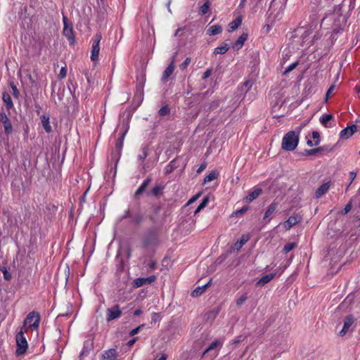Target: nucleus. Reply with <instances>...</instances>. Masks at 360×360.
Wrapping results in <instances>:
<instances>
[{
  "label": "nucleus",
  "mask_w": 360,
  "mask_h": 360,
  "mask_svg": "<svg viewBox=\"0 0 360 360\" xmlns=\"http://www.w3.org/2000/svg\"><path fill=\"white\" fill-rule=\"evenodd\" d=\"M299 143V134L294 131H288L283 138L281 147L286 151L294 150Z\"/></svg>",
  "instance_id": "f257e3e1"
},
{
  "label": "nucleus",
  "mask_w": 360,
  "mask_h": 360,
  "mask_svg": "<svg viewBox=\"0 0 360 360\" xmlns=\"http://www.w3.org/2000/svg\"><path fill=\"white\" fill-rule=\"evenodd\" d=\"M40 323V315L37 311H31L30 312L23 323V330L25 329L27 330L28 328H32L33 330H37L39 326Z\"/></svg>",
  "instance_id": "f03ea898"
},
{
  "label": "nucleus",
  "mask_w": 360,
  "mask_h": 360,
  "mask_svg": "<svg viewBox=\"0 0 360 360\" xmlns=\"http://www.w3.org/2000/svg\"><path fill=\"white\" fill-rule=\"evenodd\" d=\"M25 332H27V329L23 330V327H21L20 330L15 335L17 345L15 353L18 356L24 354L28 347L27 340L24 335Z\"/></svg>",
  "instance_id": "7ed1b4c3"
},
{
  "label": "nucleus",
  "mask_w": 360,
  "mask_h": 360,
  "mask_svg": "<svg viewBox=\"0 0 360 360\" xmlns=\"http://www.w3.org/2000/svg\"><path fill=\"white\" fill-rule=\"evenodd\" d=\"M158 244V234L155 228L149 229L143 239V245L145 248Z\"/></svg>",
  "instance_id": "20e7f679"
},
{
  "label": "nucleus",
  "mask_w": 360,
  "mask_h": 360,
  "mask_svg": "<svg viewBox=\"0 0 360 360\" xmlns=\"http://www.w3.org/2000/svg\"><path fill=\"white\" fill-rule=\"evenodd\" d=\"M63 35L68 39L70 44H74L75 43V35L73 32V27L71 23L68 22V20L66 17H63Z\"/></svg>",
  "instance_id": "39448f33"
},
{
  "label": "nucleus",
  "mask_w": 360,
  "mask_h": 360,
  "mask_svg": "<svg viewBox=\"0 0 360 360\" xmlns=\"http://www.w3.org/2000/svg\"><path fill=\"white\" fill-rule=\"evenodd\" d=\"M101 39V35L96 34L92 43L91 51V60L94 62L97 61L98 59V55L100 51V41Z\"/></svg>",
  "instance_id": "423d86ee"
},
{
  "label": "nucleus",
  "mask_w": 360,
  "mask_h": 360,
  "mask_svg": "<svg viewBox=\"0 0 360 360\" xmlns=\"http://www.w3.org/2000/svg\"><path fill=\"white\" fill-rule=\"evenodd\" d=\"M0 122L3 124L6 135L9 136L13 132V125L4 110L0 112Z\"/></svg>",
  "instance_id": "0eeeda50"
},
{
  "label": "nucleus",
  "mask_w": 360,
  "mask_h": 360,
  "mask_svg": "<svg viewBox=\"0 0 360 360\" xmlns=\"http://www.w3.org/2000/svg\"><path fill=\"white\" fill-rule=\"evenodd\" d=\"M122 315V311L118 304H115L106 310V321L110 322L114 319H118Z\"/></svg>",
  "instance_id": "6e6552de"
},
{
  "label": "nucleus",
  "mask_w": 360,
  "mask_h": 360,
  "mask_svg": "<svg viewBox=\"0 0 360 360\" xmlns=\"http://www.w3.org/2000/svg\"><path fill=\"white\" fill-rule=\"evenodd\" d=\"M354 323V317L353 315L349 314L345 316L344 319V324L342 329L339 332L340 336H344L346 335L347 332H349L350 330H352V326H353Z\"/></svg>",
  "instance_id": "1a4fd4ad"
},
{
  "label": "nucleus",
  "mask_w": 360,
  "mask_h": 360,
  "mask_svg": "<svg viewBox=\"0 0 360 360\" xmlns=\"http://www.w3.org/2000/svg\"><path fill=\"white\" fill-rule=\"evenodd\" d=\"M128 125H126L123 127L121 133H120V136L118 137L116 143H115V149L117 150V154H118V156L120 155V153H121V150L122 149V147H123V143H124V138H125V136H126V134L127 133L128 131Z\"/></svg>",
  "instance_id": "9d476101"
},
{
  "label": "nucleus",
  "mask_w": 360,
  "mask_h": 360,
  "mask_svg": "<svg viewBox=\"0 0 360 360\" xmlns=\"http://www.w3.org/2000/svg\"><path fill=\"white\" fill-rule=\"evenodd\" d=\"M156 280V276L153 275L147 278H137L134 280L133 286L134 288H139L146 284H150Z\"/></svg>",
  "instance_id": "9b49d317"
},
{
  "label": "nucleus",
  "mask_w": 360,
  "mask_h": 360,
  "mask_svg": "<svg viewBox=\"0 0 360 360\" xmlns=\"http://www.w3.org/2000/svg\"><path fill=\"white\" fill-rule=\"evenodd\" d=\"M301 219L302 217L299 214H295L284 221L283 226L286 230H290L293 226L298 224Z\"/></svg>",
  "instance_id": "f8f14e48"
},
{
  "label": "nucleus",
  "mask_w": 360,
  "mask_h": 360,
  "mask_svg": "<svg viewBox=\"0 0 360 360\" xmlns=\"http://www.w3.org/2000/svg\"><path fill=\"white\" fill-rule=\"evenodd\" d=\"M356 129L357 127L355 124L347 127L340 131V137L342 139H347L354 134V132L356 131Z\"/></svg>",
  "instance_id": "ddd939ff"
},
{
  "label": "nucleus",
  "mask_w": 360,
  "mask_h": 360,
  "mask_svg": "<svg viewBox=\"0 0 360 360\" xmlns=\"http://www.w3.org/2000/svg\"><path fill=\"white\" fill-rule=\"evenodd\" d=\"M151 181V177L148 176L135 192L134 197L138 198L140 195L145 193Z\"/></svg>",
  "instance_id": "4468645a"
},
{
  "label": "nucleus",
  "mask_w": 360,
  "mask_h": 360,
  "mask_svg": "<svg viewBox=\"0 0 360 360\" xmlns=\"http://www.w3.org/2000/svg\"><path fill=\"white\" fill-rule=\"evenodd\" d=\"M278 207V203L275 201L271 202L267 207L264 216V220L265 221V223L267 224L270 221V216L276 211V208Z\"/></svg>",
  "instance_id": "2eb2a0df"
},
{
  "label": "nucleus",
  "mask_w": 360,
  "mask_h": 360,
  "mask_svg": "<svg viewBox=\"0 0 360 360\" xmlns=\"http://www.w3.org/2000/svg\"><path fill=\"white\" fill-rule=\"evenodd\" d=\"M330 187V181H328L326 183L323 184L321 186H319L316 192H315V197L316 198H320L322 197L324 194H326L328 191L329 190Z\"/></svg>",
  "instance_id": "dca6fc26"
},
{
  "label": "nucleus",
  "mask_w": 360,
  "mask_h": 360,
  "mask_svg": "<svg viewBox=\"0 0 360 360\" xmlns=\"http://www.w3.org/2000/svg\"><path fill=\"white\" fill-rule=\"evenodd\" d=\"M174 70V61L172 60L171 63L168 65V67L165 70L162 76V81L163 82H167L168 81L169 77L173 73Z\"/></svg>",
  "instance_id": "f3484780"
},
{
  "label": "nucleus",
  "mask_w": 360,
  "mask_h": 360,
  "mask_svg": "<svg viewBox=\"0 0 360 360\" xmlns=\"http://www.w3.org/2000/svg\"><path fill=\"white\" fill-rule=\"evenodd\" d=\"M276 276V273H272L269 274H266L263 276L256 283V286H264L269 282H270Z\"/></svg>",
  "instance_id": "a211bd4d"
},
{
  "label": "nucleus",
  "mask_w": 360,
  "mask_h": 360,
  "mask_svg": "<svg viewBox=\"0 0 360 360\" xmlns=\"http://www.w3.org/2000/svg\"><path fill=\"white\" fill-rule=\"evenodd\" d=\"M248 34L247 33H243L235 42L233 49L236 50L240 49L243 47L245 41L248 39Z\"/></svg>",
  "instance_id": "6ab92c4d"
},
{
  "label": "nucleus",
  "mask_w": 360,
  "mask_h": 360,
  "mask_svg": "<svg viewBox=\"0 0 360 360\" xmlns=\"http://www.w3.org/2000/svg\"><path fill=\"white\" fill-rule=\"evenodd\" d=\"M117 352L115 349H110L103 354V358L105 360H117Z\"/></svg>",
  "instance_id": "aec40b11"
},
{
  "label": "nucleus",
  "mask_w": 360,
  "mask_h": 360,
  "mask_svg": "<svg viewBox=\"0 0 360 360\" xmlns=\"http://www.w3.org/2000/svg\"><path fill=\"white\" fill-rule=\"evenodd\" d=\"M210 283L211 280L206 284L202 286H198L196 288H195L191 292L192 297H197L198 296H200L205 292V289L210 285Z\"/></svg>",
  "instance_id": "412c9836"
},
{
  "label": "nucleus",
  "mask_w": 360,
  "mask_h": 360,
  "mask_svg": "<svg viewBox=\"0 0 360 360\" xmlns=\"http://www.w3.org/2000/svg\"><path fill=\"white\" fill-rule=\"evenodd\" d=\"M242 23V17L238 16L229 24V32H233L238 29Z\"/></svg>",
  "instance_id": "4be33fe9"
},
{
  "label": "nucleus",
  "mask_w": 360,
  "mask_h": 360,
  "mask_svg": "<svg viewBox=\"0 0 360 360\" xmlns=\"http://www.w3.org/2000/svg\"><path fill=\"white\" fill-rule=\"evenodd\" d=\"M2 99L6 104V108L8 110L12 109L13 108V103L11 99L10 94L6 91L2 94Z\"/></svg>",
  "instance_id": "5701e85b"
},
{
  "label": "nucleus",
  "mask_w": 360,
  "mask_h": 360,
  "mask_svg": "<svg viewBox=\"0 0 360 360\" xmlns=\"http://www.w3.org/2000/svg\"><path fill=\"white\" fill-rule=\"evenodd\" d=\"M131 222L134 224H140L144 220L143 215L140 212H136L131 214Z\"/></svg>",
  "instance_id": "b1692460"
},
{
  "label": "nucleus",
  "mask_w": 360,
  "mask_h": 360,
  "mask_svg": "<svg viewBox=\"0 0 360 360\" xmlns=\"http://www.w3.org/2000/svg\"><path fill=\"white\" fill-rule=\"evenodd\" d=\"M41 120L42 126H43L44 130L46 131V132H47V133L51 132L52 128H51V126L49 122V117L46 116L45 115H43L41 117Z\"/></svg>",
  "instance_id": "393cba45"
},
{
  "label": "nucleus",
  "mask_w": 360,
  "mask_h": 360,
  "mask_svg": "<svg viewBox=\"0 0 360 360\" xmlns=\"http://www.w3.org/2000/svg\"><path fill=\"white\" fill-rule=\"evenodd\" d=\"M262 193V190L260 188H255L253 191L249 193V195L246 197V200L248 202H252L256 198H257Z\"/></svg>",
  "instance_id": "a878e982"
},
{
  "label": "nucleus",
  "mask_w": 360,
  "mask_h": 360,
  "mask_svg": "<svg viewBox=\"0 0 360 360\" xmlns=\"http://www.w3.org/2000/svg\"><path fill=\"white\" fill-rule=\"evenodd\" d=\"M229 49V46L226 43H222L220 46L214 49V54H224Z\"/></svg>",
  "instance_id": "bb28decb"
},
{
  "label": "nucleus",
  "mask_w": 360,
  "mask_h": 360,
  "mask_svg": "<svg viewBox=\"0 0 360 360\" xmlns=\"http://www.w3.org/2000/svg\"><path fill=\"white\" fill-rule=\"evenodd\" d=\"M221 32H222V27L219 25H212L207 30L208 34L210 36L218 34L221 33Z\"/></svg>",
  "instance_id": "cd10ccee"
},
{
  "label": "nucleus",
  "mask_w": 360,
  "mask_h": 360,
  "mask_svg": "<svg viewBox=\"0 0 360 360\" xmlns=\"http://www.w3.org/2000/svg\"><path fill=\"white\" fill-rule=\"evenodd\" d=\"M333 116L331 114H324L320 118V122L325 127H329L328 122L333 119Z\"/></svg>",
  "instance_id": "c85d7f7f"
},
{
  "label": "nucleus",
  "mask_w": 360,
  "mask_h": 360,
  "mask_svg": "<svg viewBox=\"0 0 360 360\" xmlns=\"http://www.w3.org/2000/svg\"><path fill=\"white\" fill-rule=\"evenodd\" d=\"M210 5H211V4H210V2L209 1H207L206 2H205L200 7L199 14L201 15H204L206 13H207L208 11H210Z\"/></svg>",
  "instance_id": "c756f323"
},
{
  "label": "nucleus",
  "mask_w": 360,
  "mask_h": 360,
  "mask_svg": "<svg viewBox=\"0 0 360 360\" xmlns=\"http://www.w3.org/2000/svg\"><path fill=\"white\" fill-rule=\"evenodd\" d=\"M219 173L217 171L214 170L211 172L208 175H207L204 179V184H207L210 182L218 177Z\"/></svg>",
  "instance_id": "7c9ffc66"
},
{
  "label": "nucleus",
  "mask_w": 360,
  "mask_h": 360,
  "mask_svg": "<svg viewBox=\"0 0 360 360\" xmlns=\"http://www.w3.org/2000/svg\"><path fill=\"white\" fill-rule=\"evenodd\" d=\"M163 190V186L160 185H157L155 187L152 188L150 193H148V195H151L153 196H159Z\"/></svg>",
  "instance_id": "2f4dec72"
},
{
  "label": "nucleus",
  "mask_w": 360,
  "mask_h": 360,
  "mask_svg": "<svg viewBox=\"0 0 360 360\" xmlns=\"http://www.w3.org/2000/svg\"><path fill=\"white\" fill-rule=\"evenodd\" d=\"M326 150H327V148L325 146H321V147H318V148H313V149L306 150L305 153L307 155H313L316 154V153L325 151Z\"/></svg>",
  "instance_id": "473e14b6"
},
{
  "label": "nucleus",
  "mask_w": 360,
  "mask_h": 360,
  "mask_svg": "<svg viewBox=\"0 0 360 360\" xmlns=\"http://www.w3.org/2000/svg\"><path fill=\"white\" fill-rule=\"evenodd\" d=\"M248 237L242 236L240 239L235 243L236 248L238 250L241 248L248 242Z\"/></svg>",
  "instance_id": "72a5a7b5"
},
{
  "label": "nucleus",
  "mask_w": 360,
  "mask_h": 360,
  "mask_svg": "<svg viewBox=\"0 0 360 360\" xmlns=\"http://www.w3.org/2000/svg\"><path fill=\"white\" fill-rule=\"evenodd\" d=\"M221 345H222V344H221V343L220 342V341H219V340H216L213 341V342L210 344V346H209V347H208L205 350V352H204V354H205V353H207L208 352H210V351H211V350H212V349H214L217 348L218 346H221Z\"/></svg>",
  "instance_id": "f704fd0d"
},
{
  "label": "nucleus",
  "mask_w": 360,
  "mask_h": 360,
  "mask_svg": "<svg viewBox=\"0 0 360 360\" xmlns=\"http://www.w3.org/2000/svg\"><path fill=\"white\" fill-rule=\"evenodd\" d=\"M176 160H172L165 169L166 174L172 173L177 167L175 165Z\"/></svg>",
  "instance_id": "c9c22d12"
},
{
  "label": "nucleus",
  "mask_w": 360,
  "mask_h": 360,
  "mask_svg": "<svg viewBox=\"0 0 360 360\" xmlns=\"http://www.w3.org/2000/svg\"><path fill=\"white\" fill-rule=\"evenodd\" d=\"M148 146H145L142 148L141 154L138 155V160L143 162L148 156Z\"/></svg>",
  "instance_id": "e433bc0d"
},
{
  "label": "nucleus",
  "mask_w": 360,
  "mask_h": 360,
  "mask_svg": "<svg viewBox=\"0 0 360 360\" xmlns=\"http://www.w3.org/2000/svg\"><path fill=\"white\" fill-rule=\"evenodd\" d=\"M297 246L295 243H288L285 244L283 247V252L285 253H288L294 249Z\"/></svg>",
  "instance_id": "4c0bfd02"
},
{
  "label": "nucleus",
  "mask_w": 360,
  "mask_h": 360,
  "mask_svg": "<svg viewBox=\"0 0 360 360\" xmlns=\"http://www.w3.org/2000/svg\"><path fill=\"white\" fill-rule=\"evenodd\" d=\"M170 112V109L168 107L167 105H164L163 107H162L159 111H158V114L160 115V116H165V115H169Z\"/></svg>",
  "instance_id": "58836bf2"
},
{
  "label": "nucleus",
  "mask_w": 360,
  "mask_h": 360,
  "mask_svg": "<svg viewBox=\"0 0 360 360\" xmlns=\"http://www.w3.org/2000/svg\"><path fill=\"white\" fill-rule=\"evenodd\" d=\"M248 298L247 293L243 294L240 297H238L236 300V305L240 307L241 306Z\"/></svg>",
  "instance_id": "ea45409f"
},
{
  "label": "nucleus",
  "mask_w": 360,
  "mask_h": 360,
  "mask_svg": "<svg viewBox=\"0 0 360 360\" xmlns=\"http://www.w3.org/2000/svg\"><path fill=\"white\" fill-rule=\"evenodd\" d=\"M10 86L13 91V95L15 98H18L20 96V92L13 82L10 83Z\"/></svg>",
  "instance_id": "a19ab883"
},
{
  "label": "nucleus",
  "mask_w": 360,
  "mask_h": 360,
  "mask_svg": "<svg viewBox=\"0 0 360 360\" xmlns=\"http://www.w3.org/2000/svg\"><path fill=\"white\" fill-rule=\"evenodd\" d=\"M299 64L298 61H296L291 65H290L288 68H285V70L283 72V75H286L288 72H291L292 70H294Z\"/></svg>",
  "instance_id": "79ce46f5"
},
{
  "label": "nucleus",
  "mask_w": 360,
  "mask_h": 360,
  "mask_svg": "<svg viewBox=\"0 0 360 360\" xmlns=\"http://www.w3.org/2000/svg\"><path fill=\"white\" fill-rule=\"evenodd\" d=\"M312 138L314 139V145L317 146L320 143V134L318 131H314L312 132Z\"/></svg>",
  "instance_id": "37998d69"
},
{
  "label": "nucleus",
  "mask_w": 360,
  "mask_h": 360,
  "mask_svg": "<svg viewBox=\"0 0 360 360\" xmlns=\"http://www.w3.org/2000/svg\"><path fill=\"white\" fill-rule=\"evenodd\" d=\"M1 271L4 275V278L6 281H10L11 279V273L6 269V268H4L1 269Z\"/></svg>",
  "instance_id": "c03bdc74"
},
{
  "label": "nucleus",
  "mask_w": 360,
  "mask_h": 360,
  "mask_svg": "<svg viewBox=\"0 0 360 360\" xmlns=\"http://www.w3.org/2000/svg\"><path fill=\"white\" fill-rule=\"evenodd\" d=\"M352 202L350 201L345 205L344 210H342L341 213L344 215L347 214L352 210Z\"/></svg>",
  "instance_id": "a18cd8bd"
},
{
  "label": "nucleus",
  "mask_w": 360,
  "mask_h": 360,
  "mask_svg": "<svg viewBox=\"0 0 360 360\" xmlns=\"http://www.w3.org/2000/svg\"><path fill=\"white\" fill-rule=\"evenodd\" d=\"M209 200H210V198L208 196L205 197L203 198V200H202V202H200V204L198 205V207H200V209L202 210L204 207H205L207 206V205L208 204Z\"/></svg>",
  "instance_id": "49530a36"
},
{
  "label": "nucleus",
  "mask_w": 360,
  "mask_h": 360,
  "mask_svg": "<svg viewBox=\"0 0 360 360\" xmlns=\"http://www.w3.org/2000/svg\"><path fill=\"white\" fill-rule=\"evenodd\" d=\"M67 75V68L66 67H63L61 68L60 70V72L58 74V77L59 79H63L66 77Z\"/></svg>",
  "instance_id": "de8ad7c7"
},
{
  "label": "nucleus",
  "mask_w": 360,
  "mask_h": 360,
  "mask_svg": "<svg viewBox=\"0 0 360 360\" xmlns=\"http://www.w3.org/2000/svg\"><path fill=\"white\" fill-rule=\"evenodd\" d=\"M143 327H144V324H141V325L139 326L138 327H136V328L133 329L132 330L130 331L129 335L130 336L135 335L136 334H137L140 331V330Z\"/></svg>",
  "instance_id": "09e8293b"
},
{
  "label": "nucleus",
  "mask_w": 360,
  "mask_h": 360,
  "mask_svg": "<svg viewBox=\"0 0 360 360\" xmlns=\"http://www.w3.org/2000/svg\"><path fill=\"white\" fill-rule=\"evenodd\" d=\"M191 63V58H186L185 60L180 65L181 70L186 69Z\"/></svg>",
  "instance_id": "8fccbe9b"
},
{
  "label": "nucleus",
  "mask_w": 360,
  "mask_h": 360,
  "mask_svg": "<svg viewBox=\"0 0 360 360\" xmlns=\"http://www.w3.org/2000/svg\"><path fill=\"white\" fill-rule=\"evenodd\" d=\"M212 74V70L211 69H207L202 75V79H207V77H209Z\"/></svg>",
  "instance_id": "3c124183"
},
{
  "label": "nucleus",
  "mask_w": 360,
  "mask_h": 360,
  "mask_svg": "<svg viewBox=\"0 0 360 360\" xmlns=\"http://www.w3.org/2000/svg\"><path fill=\"white\" fill-rule=\"evenodd\" d=\"M335 88V85H332L330 86V88L328 89L327 92H326V100L328 99V98L330 96V95L333 93L334 89Z\"/></svg>",
  "instance_id": "603ef678"
},
{
  "label": "nucleus",
  "mask_w": 360,
  "mask_h": 360,
  "mask_svg": "<svg viewBox=\"0 0 360 360\" xmlns=\"http://www.w3.org/2000/svg\"><path fill=\"white\" fill-rule=\"evenodd\" d=\"M247 210H248V207L245 206V207H242L240 210H237L235 212V214H236V216H238L239 214H242L245 213Z\"/></svg>",
  "instance_id": "864d4df0"
},
{
  "label": "nucleus",
  "mask_w": 360,
  "mask_h": 360,
  "mask_svg": "<svg viewBox=\"0 0 360 360\" xmlns=\"http://www.w3.org/2000/svg\"><path fill=\"white\" fill-rule=\"evenodd\" d=\"M207 167V164L205 162H203L200 165L199 168L197 169L198 173L202 172Z\"/></svg>",
  "instance_id": "5fc2aeb1"
},
{
  "label": "nucleus",
  "mask_w": 360,
  "mask_h": 360,
  "mask_svg": "<svg viewBox=\"0 0 360 360\" xmlns=\"http://www.w3.org/2000/svg\"><path fill=\"white\" fill-rule=\"evenodd\" d=\"M90 349H88L86 347H84L83 350L80 353V356H86L89 353Z\"/></svg>",
  "instance_id": "6e6d98bb"
},
{
  "label": "nucleus",
  "mask_w": 360,
  "mask_h": 360,
  "mask_svg": "<svg viewBox=\"0 0 360 360\" xmlns=\"http://www.w3.org/2000/svg\"><path fill=\"white\" fill-rule=\"evenodd\" d=\"M356 173L354 171L349 172V177H350V184L352 183V181L356 178Z\"/></svg>",
  "instance_id": "4d7b16f0"
},
{
  "label": "nucleus",
  "mask_w": 360,
  "mask_h": 360,
  "mask_svg": "<svg viewBox=\"0 0 360 360\" xmlns=\"http://www.w3.org/2000/svg\"><path fill=\"white\" fill-rule=\"evenodd\" d=\"M132 213L129 210H126L125 214L122 217V219L129 217L131 218Z\"/></svg>",
  "instance_id": "13d9d810"
},
{
  "label": "nucleus",
  "mask_w": 360,
  "mask_h": 360,
  "mask_svg": "<svg viewBox=\"0 0 360 360\" xmlns=\"http://www.w3.org/2000/svg\"><path fill=\"white\" fill-rule=\"evenodd\" d=\"M200 193H198L197 195H194L193 198H191L188 202V204H191V203H193V202H195L200 196Z\"/></svg>",
  "instance_id": "bf43d9fd"
},
{
  "label": "nucleus",
  "mask_w": 360,
  "mask_h": 360,
  "mask_svg": "<svg viewBox=\"0 0 360 360\" xmlns=\"http://www.w3.org/2000/svg\"><path fill=\"white\" fill-rule=\"evenodd\" d=\"M148 266L151 269H155L157 266V264L155 262L152 261L149 263Z\"/></svg>",
  "instance_id": "052dcab7"
},
{
  "label": "nucleus",
  "mask_w": 360,
  "mask_h": 360,
  "mask_svg": "<svg viewBox=\"0 0 360 360\" xmlns=\"http://www.w3.org/2000/svg\"><path fill=\"white\" fill-rule=\"evenodd\" d=\"M159 317V314L158 313H153L152 314V321L156 322Z\"/></svg>",
  "instance_id": "680f3d73"
},
{
  "label": "nucleus",
  "mask_w": 360,
  "mask_h": 360,
  "mask_svg": "<svg viewBox=\"0 0 360 360\" xmlns=\"http://www.w3.org/2000/svg\"><path fill=\"white\" fill-rule=\"evenodd\" d=\"M136 340H137V338H134L132 340H129L127 343L128 346H129V347L132 346L136 342Z\"/></svg>",
  "instance_id": "e2e57ef3"
},
{
  "label": "nucleus",
  "mask_w": 360,
  "mask_h": 360,
  "mask_svg": "<svg viewBox=\"0 0 360 360\" xmlns=\"http://www.w3.org/2000/svg\"><path fill=\"white\" fill-rule=\"evenodd\" d=\"M252 82L250 80H248L243 83V87L251 86Z\"/></svg>",
  "instance_id": "0e129e2a"
},
{
  "label": "nucleus",
  "mask_w": 360,
  "mask_h": 360,
  "mask_svg": "<svg viewBox=\"0 0 360 360\" xmlns=\"http://www.w3.org/2000/svg\"><path fill=\"white\" fill-rule=\"evenodd\" d=\"M131 255V250L130 248H128L127 250V257L129 258Z\"/></svg>",
  "instance_id": "69168bd1"
},
{
  "label": "nucleus",
  "mask_w": 360,
  "mask_h": 360,
  "mask_svg": "<svg viewBox=\"0 0 360 360\" xmlns=\"http://www.w3.org/2000/svg\"><path fill=\"white\" fill-rule=\"evenodd\" d=\"M160 209H161V207L160 206H155L154 207V212L155 214H158L160 212Z\"/></svg>",
  "instance_id": "338daca9"
},
{
  "label": "nucleus",
  "mask_w": 360,
  "mask_h": 360,
  "mask_svg": "<svg viewBox=\"0 0 360 360\" xmlns=\"http://www.w3.org/2000/svg\"><path fill=\"white\" fill-rule=\"evenodd\" d=\"M141 309H136L134 311V315L137 316H139L141 314Z\"/></svg>",
  "instance_id": "774afa93"
}]
</instances>
